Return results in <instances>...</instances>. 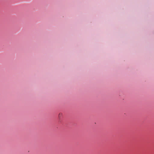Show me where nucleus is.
<instances>
[{
    "mask_svg": "<svg viewBox=\"0 0 154 154\" xmlns=\"http://www.w3.org/2000/svg\"><path fill=\"white\" fill-rule=\"evenodd\" d=\"M62 113H59V117H60L61 116H62Z\"/></svg>",
    "mask_w": 154,
    "mask_h": 154,
    "instance_id": "nucleus-1",
    "label": "nucleus"
}]
</instances>
